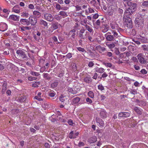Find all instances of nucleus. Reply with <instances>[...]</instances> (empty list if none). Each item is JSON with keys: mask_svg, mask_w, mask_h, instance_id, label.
Here are the masks:
<instances>
[{"mask_svg": "<svg viewBox=\"0 0 148 148\" xmlns=\"http://www.w3.org/2000/svg\"><path fill=\"white\" fill-rule=\"evenodd\" d=\"M69 137L70 138H76V136H75L74 134L73 131H71L69 135Z\"/></svg>", "mask_w": 148, "mask_h": 148, "instance_id": "34", "label": "nucleus"}, {"mask_svg": "<svg viewBox=\"0 0 148 148\" xmlns=\"http://www.w3.org/2000/svg\"><path fill=\"white\" fill-rule=\"evenodd\" d=\"M39 24L40 25H43L45 27H47L48 25V23L46 21L41 19L40 20Z\"/></svg>", "mask_w": 148, "mask_h": 148, "instance_id": "19", "label": "nucleus"}, {"mask_svg": "<svg viewBox=\"0 0 148 148\" xmlns=\"http://www.w3.org/2000/svg\"><path fill=\"white\" fill-rule=\"evenodd\" d=\"M101 116L104 118L106 117L107 116L106 113L104 110H102L100 112Z\"/></svg>", "mask_w": 148, "mask_h": 148, "instance_id": "33", "label": "nucleus"}, {"mask_svg": "<svg viewBox=\"0 0 148 148\" xmlns=\"http://www.w3.org/2000/svg\"><path fill=\"white\" fill-rule=\"evenodd\" d=\"M88 96L92 98L94 97V94L93 92L92 91H90L88 92Z\"/></svg>", "mask_w": 148, "mask_h": 148, "instance_id": "40", "label": "nucleus"}, {"mask_svg": "<svg viewBox=\"0 0 148 148\" xmlns=\"http://www.w3.org/2000/svg\"><path fill=\"white\" fill-rule=\"evenodd\" d=\"M30 74L33 76H38L40 75V74L34 71H31Z\"/></svg>", "mask_w": 148, "mask_h": 148, "instance_id": "37", "label": "nucleus"}, {"mask_svg": "<svg viewBox=\"0 0 148 148\" xmlns=\"http://www.w3.org/2000/svg\"><path fill=\"white\" fill-rule=\"evenodd\" d=\"M25 51L23 49H18L16 51L17 56L22 58H25L27 55L25 54Z\"/></svg>", "mask_w": 148, "mask_h": 148, "instance_id": "3", "label": "nucleus"}, {"mask_svg": "<svg viewBox=\"0 0 148 148\" xmlns=\"http://www.w3.org/2000/svg\"><path fill=\"white\" fill-rule=\"evenodd\" d=\"M19 18V16L14 14L10 15L9 17V19L15 21H18Z\"/></svg>", "mask_w": 148, "mask_h": 148, "instance_id": "15", "label": "nucleus"}, {"mask_svg": "<svg viewBox=\"0 0 148 148\" xmlns=\"http://www.w3.org/2000/svg\"><path fill=\"white\" fill-rule=\"evenodd\" d=\"M75 8L76 11H79L81 9V7L80 6L78 5H77L74 6Z\"/></svg>", "mask_w": 148, "mask_h": 148, "instance_id": "45", "label": "nucleus"}, {"mask_svg": "<svg viewBox=\"0 0 148 148\" xmlns=\"http://www.w3.org/2000/svg\"><path fill=\"white\" fill-rule=\"evenodd\" d=\"M110 26L112 29V30H117L118 31V25L117 24L115 23H111Z\"/></svg>", "mask_w": 148, "mask_h": 148, "instance_id": "20", "label": "nucleus"}, {"mask_svg": "<svg viewBox=\"0 0 148 148\" xmlns=\"http://www.w3.org/2000/svg\"><path fill=\"white\" fill-rule=\"evenodd\" d=\"M114 52L116 55H118L120 53L119 49L117 48H115L114 49Z\"/></svg>", "mask_w": 148, "mask_h": 148, "instance_id": "53", "label": "nucleus"}, {"mask_svg": "<svg viewBox=\"0 0 148 148\" xmlns=\"http://www.w3.org/2000/svg\"><path fill=\"white\" fill-rule=\"evenodd\" d=\"M8 28V26L7 24L3 22L0 23V31L4 32Z\"/></svg>", "mask_w": 148, "mask_h": 148, "instance_id": "10", "label": "nucleus"}, {"mask_svg": "<svg viewBox=\"0 0 148 148\" xmlns=\"http://www.w3.org/2000/svg\"><path fill=\"white\" fill-rule=\"evenodd\" d=\"M20 22L22 24L24 25H29V21L26 19L21 18L20 20Z\"/></svg>", "mask_w": 148, "mask_h": 148, "instance_id": "17", "label": "nucleus"}, {"mask_svg": "<svg viewBox=\"0 0 148 148\" xmlns=\"http://www.w3.org/2000/svg\"><path fill=\"white\" fill-rule=\"evenodd\" d=\"M72 57V54L71 53H68L66 56V57L68 58H70Z\"/></svg>", "mask_w": 148, "mask_h": 148, "instance_id": "56", "label": "nucleus"}, {"mask_svg": "<svg viewBox=\"0 0 148 148\" xmlns=\"http://www.w3.org/2000/svg\"><path fill=\"white\" fill-rule=\"evenodd\" d=\"M140 72L143 74H146L147 73V71L145 69H143L140 71Z\"/></svg>", "mask_w": 148, "mask_h": 148, "instance_id": "64", "label": "nucleus"}, {"mask_svg": "<svg viewBox=\"0 0 148 148\" xmlns=\"http://www.w3.org/2000/svg\"><path fill=\"white\" fill-rule=\"evenodd\" d=\"M139 62L142 64L146 63V61L144 58V55L142 53L139 54L137 56Z\"/></svg>", "mask_w": 148, "mask_h": 148, "instance_id": "7", "label": "nucleus"}, {"mask_svg": "<svg viewBox=\"0 0 148 148\" xmlns=\"http://www.w3.org/2000/svg\"><path fill=\"white\" fill-rule=\"evenodd\" d=\"M7 84L6 83H4L2 85V92L3 94H4L5 92L7 89Z\"/></svg>", "mask_w": 148, "mask_h": 148, "instance_id": "25", "label": "nucleus"}, {"mask_svg": "<svg viewBox=\"0 0 148 148\" xmlns=\"http://www.w3.org/2000/svg\"><path fill=\"white\" fill-rule=\"evenodd\" d=\"M97 140V138L95 136H93L90 138L88 140V142L90 143H93L95 142Z\"/></svg>", "mask_w": 148, "mask_h": 148, "instance_id": "21", "label": "nucleus"}, {"mask_svg": "<svg viewBox=\"0 0 148 148\" xmlns=\"http://www.w3.org/2000/svg\"><path fill=\"white\" fill-rule=\"evenodd\" d=\"M103 28L104 29H102V32L103 33L106 32L109 30L108 26L106 24L104 25V27Z\"/></svg>", "mask_w": 148, "mask_h": 148, "instance_id": "29", "label": "nucleus"}, {"mask_svg": "<svg viewBox=\"0 0 148 148\" xmlns=\"http://www.w3.org/2000/svg\"><path fill=\"white\" fill-rule=\"evenodd\" d=\"M103 64L107 67H111L112 66V64L110 63L104 62Z\"/></svg>", "mask_w": 148, "mask_h": 148, "instance_id": "36", "label": "nucleus"}, {"mask_svg": "<svg viewBox=\"0 0 148 148\" xmlns=\"http://www.w3.org/2000/svg\"><path fill=\"white\" fill-rule=\"evenodd\" d=\"M135 23L136 27L141 28L143 26V19L142 17L136 18L135 19Z\"/></svg>", "mask_w": 148, "mask_h": 148, "instance_id": "2", "label": "nucleus"}, {"mask_svg": "<svg viewBox=\"0 0 148 148\" xmlns=\"http://www.w3.org/2000/svg\"><path fill=\"white\" fill-rule=\"evenodd\" d=\"M43 76L44 78L47 79H49L50 77L48 76V74L47 73H44Z\"/></svg>", "mask_w": 148, "mask_h": 148, "instance_id": "41", "label": "nucleus"}, {"mask_svg": "<svg viewBox=\"0 0 148 148\" xmlns=\"http://www.w3.org/2000/svg\"><path fill=\"white\" fill-rule=\"evenodd\" d=\"M97 132L98 133V135L99 136L101 137L103 135V134L102 133V132L101 130H99L97 131Z\"/></svg>", "mask_w": 148, "mask_h": 148, "instance_id": "49", "label": "nucleus"}, {"mask_svg": "<svg viewBox=\"0 0 148 148\" xmlns=\"http://www.w3.org/2000/svg\"><path fill=\"white\" fill-rule=\"evenodd\" d=\"M53 30H55L57 29L58 27V23H56L53 24L51 26Z\"/></svg>", "mask_w": 148, "mask_h": 148, "instance_id": "32", "label": "nucleus"}, {"mask_svg": "<svg viewBox=\"0 0 148 148\" xmlns=\"http://www.w3.org/2000/svg\"><path fill=\"white\" fill-rule=\"evenodd\" d=\"M84 81L88 83H90L92 81V79L89 76H86L84 78Z\"/></svg>", "mask_w": 148, "mask_h": 148, "instance_id": "22", "label": "nucleus"}, {"mask_svg": "<svg viewBox=\"0 0 148 148\" xmlns=\"http://www.w3.org/2000/svg\"><path fill=\"white\" fill-rule=\"evenodd\" d=\"M134 110L138 114H141V111L138 107H136L134 108Z\"/></svg>", "mask_w": 148, "mask_h": 148, "instance_id": "39", "label": "nucleus"}, {"mask_svg": "<svg viewBox=\"0 0 148 148\" xmlns=\"http://www.w3.org/2000/svg\"><path fill=\"white\" fill-rule=\"evenodd\" d=\"M98 89L101 90H103L104 89V88L102 84H99L98 86Z\"/></svg>", "mask_w": 148, "mask_h": 148, "instance_id": "46", "label": "nucleus"}, {"mask_svg": "<svg viewBox=\"0 0 148 148\" xmlns=\"http://www.w3.org/2000/svg\"><path fill=\"white\" fill-rule=\"evenodd\" d=\"M123 21H125L124 23L126 26L130 28H132L133 27V23L131 18L126 16L123 17Z\"/></svg>", "mask_w": 148, "mask_h": 148, "instance_id": "1", "label": "nucleus"}, {"mask_svg": "<svg viewBox=\"0 0 148 148\" xmlns=\"http://www.w3.org/2000/svg\"><path fill=\"white\" fill-rule=\"evenodd\" d=\"M87 33H88V32H86V34L84 35L83 34H79V37H80L81 39H85L87 38Z\"/></svg>", "mask_w": 148, "mask_h": 148, "instance_id": "35", "label": "nucleus"}, {"mask_svg": "<svg viewBox=\"0 0 148 148\" xmlns=\"http://www.w3.org/2000/svg\"><path fill=\"white\" fill-rule=\"evenodd\" d=\"M68 91L72 94H74L75 93V92L73 90L72 88H68Z\"/></svg>", "mask_w": 148, "mask_h": 148, "instance_id": "47", "label": "nucleus"}, {"mask_svg": "<svg viewBox=\"0 0 148 148\" xmlns=\"http://www.w3.org/2000/svg\"><path fill=\"white\" fill-rule=\"evenodd\" d=\"M44 18L47 21L51 22L53 20L54 18L51 14L47 13L44 14Z\"/></svg>", "mask_w": 148, "mask_h": 148, "instance_id": "4", "label": "nucleus"}, {"mask_svg": "<svg viewBox=\"0 0 148 148\" xmlns=\"http://www.w3.org/2000/svg\"><path fill=\"white\" fill-rule=\"evenodd\" d=\"M36 78L33 77H29L28 78V79L30 81H33L36 79Z\"/></svg>", "mask_w": 148, "mask_h": 148, "instance_id": "62", "label": "nucleus"}, {"mask_svg": "<svg viewBox=\"0 0 148 148\" xmlns=\"http://www.w3.org/2000/svg\"><path fill=\"white\" fill-rule=\"evenodd\" d=\"M130 115V113L127 112H120L119 113L118 116L120 117H127Z\"/></svg>", "mask_w": 148, "mask_h": 148, "instance_id": "14", "label": "nucleus"}, {"mask_svg": "<svg viewBox=\"0 0 148 148\" xmlns=\"http://www.w3.org/2000/svg\"><path fill=\"white\" fill-rule=\"evenodd\" d=\"M128 5L130 6L129 8L130 9L133 10V9H135L136 7V4L135 3H131V2H129L128 3Z\"/></svg>", "mask_w": 148, "mask_h": 148, "instance_id": "18", "label": "nucleus"}, {"mask_svg": "<svg viewBox=\"0 0 148 148\" xmlns=\"http://www.w3.org/2000/svg\"><path fill=\"white\" fill-rule=\"evenodd\" d=\"M28 8L30 9L33 10L34 8V6L33 4H30L28 5Z\"/></svg>", "mask_w": 148, "mask_h": 148, "instance_id": "55", "label": "nucleus"}, {"mask_svg": "<svg viewBox=\"0 0 148 148\" xmlns=\"http://www.w3.org/2000/svg\"><path fill=\"white\" fill-rule=\"evenodd\" d=\"M55 18L57 20H59L61 18V17L60 16H59L58 15H56L55 16Z\"/></svg>", "mask_w": 148, "mask_h": 148, "instance_id": "58", "label": "nucleus"}, {"mask_svg": "<svg viewBox=\"0 0 148 148\" xmlns=\"http://www.w3.org/2000/svg\"><path fill=\"white\" fill-rule=\"evenodd\" d=\"M40 84V82H36L34 83L33 84L32 86L34 87H37L38 86V85Z\"/></svg>", "mask_w": 148, "mask_h": 148, "instance_id": "42", "label": "nucleus"}, {"mask_svg": "<svg viewBox=\"0 0 148 148\" xmlns=\"http://www.w3.org/2000/svg\"><path fill=\"white\" fill-rule=\"evenodd\" d=\"M58 85V83L56 82H55L52 83L51 84V86L52 87L54 88L57 86Z\"/></svg>", "mask_w": 148, "mask_h": 148, "instance_id": "50", "label": "nucleus"}, {"mask_svg": "<svg viewBox=\"0 0 148 148\" xmlns=\"http://www.w3.org/2000/svg\"><path fill=\"white\" fill-rule=\"evenodd\" d=\"M96 49L99 52V53L104 54L103 52L106 50V48L104 47H102L100 45H98L96 47Z\"/></svg>", "mask_w": 148, "mask_h": 148, "instance_id": "13", "label": "nucleus"}, {"mask_svg": "<svg viewBox=\"0 0 148 148\" xmlns=\"http://www.w3.org/2000/svg\"><path fill=\"white\" fill-rule=\"evenodd\" d=\"M97 124L99 126V127H102L104 126V123L103 120L99 118L96 119V120Z\"/></svg>", "mask_w": 148, "mask_h": 148, "instance_id": "12", "label": "nucleus"}, {"mask_svg": "<svg viewBox=\"0 0 148 148\" xmlns=\"http://www.w3.org/2000/svg\"><path fill=\"white\" fill-rule=\"evenodd\" d=\"M21 8L18 5H16L13 7L12 9V12L15 13L19 14L21 12Z\"/></svg>", "mask_w": 148, "mask_h": 148, "instance_id": "11", "label": "nucleus"}, {"mask_svg": "<svg viewBox=\"0 0 148 148\" xmlns=\"http://www.w3.org/2000/svg\"><path fill=\"white\" fill-rule=\"evenodd\" d=\"M68 123L70 125H72L73 124V121L71 119H70L68 121Z\"/></svg>", "mask_w": 148, "mask_h": 148, "instance_id": "61", "label": "nucleus"}, {"mask_svg": "<svg viewBox=\"0 0 148 148\" xmlns=\"http://www.w3.org/2000/svg\"><path fill=\"white\" fill-rule=\"evenodd\" d=\"M105 70L102 68H99L98 67H97L96 69V71L100 73H103Z\"/></svg>", "mask_w": 148, "mask_h": 148, "instance_id": "24", "label": "nucleus"}, {"mask_svg": "<svg viewBox=\"0 0 148 148\" xmlns=\"http://www.w3.org/2000/svg\"><path fill=\"white\" fill-rule=\"evenodd\" d=\"M142 4L143 6L148 7V1H144Z\"/></svg>", "mask_w": 148, "mask_h": 148, "instance_id": "54", "label": "nucleus"}, {"mask_svg": "<svg viewBox=\"0 0 148 148\" xmlns=\"http://www.w3.org/2000/svg\"><path fill=\"white\" fill-rule=\"evenodd\" d=\"M101 22V21L99 19L96 22V24L97 25L99 26Z\"/></svg>", "mask_w": 148, "mask_h": 148, "instance_id": "57", "label": "nucleus"}, {"mask_svg": "<svg viewBox=\"0 0 148 148\" xmlns=\"http://www.w3.org/2000/svg\"><path fill=\"white\" fill-rule=\"evenodd\" d=\"M135 10V9L132 10L129 8L127 9L124 13L123 17L126 16V17H130V16L132 14Z\"/></svg>", "mask_w": 148, "mask_h": 148, "instance_id": "5", "label": "nucleus"}, {"mask_svg": "<svg viewBox=\"0 0 148 148\" xmlns=\"http://www.w3.org/2000/svg\"><path fill=\"white\" fill-rule=\"evenodd\" d=\"M115 9V6L114 5H108V14L110 15H112Z\"/></svg>", "mask_w": 148, "mask_h": 148, "instance_id": "8", "label": "nucleus"}, {"mask_svg": "<svg viewBox=\"0 0 148 148\" xmlns=\"http://www.w3.org/2000/svg\"><path fill=\"white\" fill-rule=\"evenodd\" d=\"M84 145V143L82 142H81L79 143L78 144V146L79 147H82Z\"/></svg>", "mask_w": 148, "mask_h": 148, "instance_id": "63", "label": "nucleus"}, {"mask_svg": "<svg viewBox=\"0 0 148 148\" xmlns=\"http://www.w3.org/2000/svg\"><path fill=\"white\" fill-rule=\"evenodd\" d=\"M55 8L57 10H61V7L60 5L57 3L55 5Z\"/></svg>", "mask_w": 148, "mask_h": 148, "instance_id": "43", "label": "nucleus"}, {"mask_svg": "<svg viewBox=\"0 0 148 148\" xmlns=\"http://www.w3.org/2000/svg\"><path fill=\"white\" fill-rule=\"evenodd\" d=\"M86 100L88 104H91L92 103V101L88 97L86 98Z\"/></svg>", "mask_w": 148, "mask_h": 148, "instance_id": "44", "label": "nucleus"}, {"mask_svg": "<svg viewBox=\"0 0 148 148\" xmlns=\"http://www.w3.org/2000/svg\"><path fill=\"white\" fill-rule=\"evenodd\" d=\"M26 99V97L25 96H23L19 97L18 99V101L20 102H22L24 101Z\"/></svg>", "mask_w": 148, "mask_h": 148, "instance_id": "30", "label": "nucleus"}, {"mask_svg": "<svg viewBox=\"0 0 148 148\" xmlns=\"http://www.w3.org/2000/svg\"><path fill=\"white\" fill-rule=\"evenodd\" d=\"M55 95V93L54 92H49V95L51 97H54Z\"/></svg>", "mask_w": 148, "mask_h": 148, "instance_id": "52", "label": "nucleus"}, {"mask_svg": "<svg viewBox=\"0 0 148 148\" xmlns=\"http://www.w3.org/2000/svg\"><path fill=\"white\" fill-rule=\"evenodd\" d=\"M29 15V13L26 11H23L21 13V16L26 18L28 17Z\"/></svg>", "mask_w": 148, "mask_h": 148, "instance_id": "26", "label": "nucleus"}, {"mask_svg": "<svg viewBox=\"0 0 148 148\" xmlns=\"http://www.w3.org/2000/svg\"><path fill=\"white\" fill-rule=\"evenodd\" d=\"M106 45L107 47H108L109 49L113 48L115 46L114 44L113 43H109L108 42H106Z\"/></svg>", "mask_w": 148, "mask_h": 148, "instance_id": "23", "label": "nucleus"}, {"mask_svg": "<svg viewBox=\"0 0 148 148\" xmlns=\"http://www.w3.org/2000/svg\"><path fill=\"white\" fill-rule=\"evenodd\" d=\"M80 98L79 97H77L74 98L72 100V103L73 104L77 103L80 101Z\"/></svg>", "mask_w": 148, "mask_h": 148, "instance_id": "28", "label": "nucleus"}, {"mask_svg": "<svg viewBox=\"0 0 148 148\" xmlns=\"http://www.w3.org/2000/svg\"><path fill=\"white\" fill-rule=\"evenodd\" d=\"M85 31V29H84V28L83 27L80 30V31L79 33V34H83L84 32Z\"/></svg>", "mask_w": 148, "mask_h": 148, "instance_id": "51", "label": "nucleus"}, {"mask_svg": "<svg viewBox=\"0 0 148 148\" xmlns=\"http://www.w3.org/2000/svg\"><path fill=\"white\" fill-rule=\"evenodd\" d=\"M85 27L87 29L89 32L90 33L93 32V31L92 28L89 26L87 25H85Z\"/></svg>", "mask_w": 148, "mask_h": 148, "instance_id": "31", "label": "nucleus"}, {"mask_svg": "<svg viewBox=\"0 0 148 148\" xmlns=\"http://www.w3.org/2000/svg\"><path fill=\"white\" fill-rule=\"evenodd\" d=\"M33 14L34 15L37 16L38 17H40L41 15V13L38 11L35 10L33 12Z\"/></svg>", "mask_w": 148, "mask_h": 148, "instance_id": "27", "label": "nucleus"}, {"mask_svg": "<svg viewBox=\"0 0 148 148\" xmlns=\"http://www.w3.org/2000/svg\"><path fill=\"white\" fill-rule=\"evenodd\" d=\"M112 33L113 34L112 35L113 36V37L115 39L116 38H118L119 37V34H120L119 33H118L116 31H117V30H111Z\"/></svg>", "mask_w": 148, "mask_h": 148, "instance_id": "16", "label": "nucleus"}, {"mask_svg": "<svg viewBox=\"0 0 148 148\" xmlns=\"http://www.w3.org/2000/svg\"><path fill=\"white\" fill-rule=\"evenodd\" d=\"M59 14L63 16H67L66 13L63 11H60L59 12Z\"/></svg>", "mask_w": 148, "mask_h": 148, "instance_id": "38", "label": "nucleus"}, {"mask_svg": "<svg viewBox=\"0 0 148 148\" xmlns=\"http://www.w3.org/2000/svg\"><path fill=\"white\" fill-rule=\"evenodd\" d=\"M29 24L32 25H34L37 23V19L36 17L32 15L30 16L29 18Z\"/></svg>", "mask_w": 148, "mask_h": 148, "instance_id": "6", "label": "nucleus"}, {"mask_svg": "<svg viewBox=\"0 0 148 148\" xmlns=\"http://www.w3.org/2000/svg\"><path fill=\"white\" fill-rule=\"evenodd\" d=\"M77 49L80 51H81L82 52H85V49L83 48H82L81 47H78L77 48Z\"/></svg>", "mask_w": 148, "mask_h": 148, "instance_id": "48", "label": "nucleus"}, {"mask_svg": "<svg viewBox=\"0 0 148 148\" xmlns=\"http://www.w3.org/2000/svg\"><path fill=\"white\" fill-rule=\"evenodd\" d=\"M96 3V1L95 0H92L90 1L91 4L94 6H95Z\"/></svg>", "mask_w": 148, "mask_h": 148, "instance_id": "59", "label": "nucleus"}, {"mask_svg": "<svg viewBox=\"0 0 148 148\" xmlns=\"http://www.w3.org/2000/svg\"><path fill=\"white\" fill-rule=\"evenodd\" d=\"M111 34V33L108 32L105 35L106 39L108 41H113L115 40L112 35L108 34Z\"/></svg>", "mask_w": 148, "mask_h": 148, "instance_id": "9", "label": "nucleus"}, {"mask_svg": "<svg viewBox=\"0 0 148 148\" xmlns=\"http://www.w3.org/2000/svg\"><path fill=\"white\" fill-rule=\"evenodd\" d=\"M69 9V8L67 6H64L61 7V10L64 11L67 10Z\"/></svg>", "mask_w": 148, "mask_h": 148, "instance_id": "60", "label": "nucleus"}]
</instances>
